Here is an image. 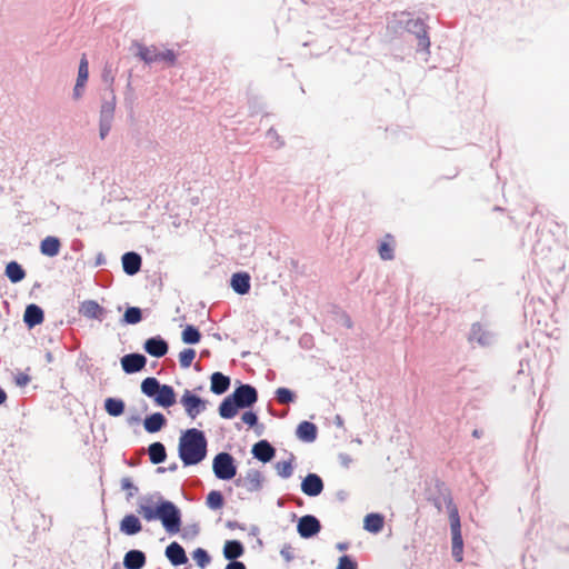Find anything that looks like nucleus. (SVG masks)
<instances>
[{"label":"nucleus","mask_w":569,"mask_h":569,"mask_svg":"<svg viewBox=\"0 0 569 569\" xmlns=\"http://www.w3.org/2000/svg\"><path fill=\"white\" fill-rule=\"evenodd\" d=\"M234 485L244 488L248 492H257L262 489L263 476L257 469H249L244 477L234 481Z\"/></svg>","instance_id":"obj_11"},{"label":"nucleus","mask_w":569,"mask_h":569,"mask_svg":"<svg viewBox=\"0 0 569 569\" xmlns=\"http://www.w3.org/2000/svg\"><path fill=\"white\" fill-rule=\"evenodd\" d=\"M106 262V259L102 253H99L96 259V266H101Z\"/></svg>","instance_id":"obj_59"},{"label":"nucleus","mask_w":569,"mask_h":569,"mask_svg":"<svg viewBox=\"0 0 569 569\" xmlns=\"http://www.w3.org/2000/svg\"><path fill=\"white\" fill-rule=\"evenodd\" d=\"M280 555L287 562L292 561L295 558L293 549L290 545H283V547L280 550Z\"/></svg>","instance_id":"obj_51"},{"label":"nucleus","mask_w":569,"mask_h":569,"mask_svg":"<svg viewBox=\"0 0 569 569\" xmlns=\"http://www.w3.org/2000/svg\"><path fill=\"white\" fill-rule=\"evenodd\" d=\"M4 273L12 283H18L26 277L24 269L17 261L7 263Z\"/></svg>","instance_id":"obj_33"},{"label":"nucleus","mask_w":569,"mask_h":569,"mask_svg":"<svg viewBox=\"0 0 569 569\" xmlns=\"http://www.w3.org/2000/svg\"><path fill=\"white\" fill-rule=\"evenodd\" d=\"M137 48V56L144 61L147 64L157 62V49L156 47H146L141 43H134Z\"/></svg>","instance_id":"obj_34"},{"label":"nucleus","mask_w":569,"mask_h":569,"mask_svg":"<svg viewBox=\"0 0 569 569\" xmlns=\"http://www.w3.org/2000/svg\"><path fill=\"white\" fill-rule=\"evenodd\" d=\"M296 436L299 440L311 443L317 439L318 428L310 421H302L297 427Z\"/></svg>","instance_id":"obj_22"},{"label":"nucleus","mask_w":569,"mask_h":569,"mask_svg":"<svg viewBox=\"0 0 569 569\" xmlns=\"http://www.w3.org/2000/svg\"><path fill=\"white\" fill-rule=\"evenodd\" d=\"M192 557L201 569H204L211 561L208 551L202 548H197L193 551Z\"/></svg>","instance_id":"obj_43"},{"label":"nucleus","mask_w":569,"mask_h":569,"mask_svg":"<svg viewBox=\"0 0 569 569\" xmlns=\"http://www.w3.org/2000/svg\"><path fill=\"white\" fill-rule=\"evenodd\" d=\"M357 562L350 556H342L339 558L337 569H357Z\"/></svg>","instance_id":"obj_48"},{"label":"nucleus","mask_w":569,"mask_h":569,"mask_svg":"<svg viewBox=\"0 0 569 569\" xmlns=\"http://www.w3.org/2000/svg\"><path fill=\"white\" fill-rule=\"evenodd\" d=\"M224 569H247L246 565L238 560L230 561Z\"/></svg>","instance_id":"obj_54"},{"label":"nucleus","mask_w":569,"mask_h":569,"mask_svg":"<svg viewBox=\"0 0 569 569\" xmlns=\"http://www.w3.org/2000/svg\"><path fill=\"white\" fill-rule=\"evenodd\" d=\"M251 453L257 460L267 463L276 456L274 447L268 440H259L252 446Z\"/></svg>","instance_id":"obj_15"},{"label":"nucleus","mask_w":569,"mask_h":569,"mask_svg":"<svg viewBox=\"0 0 569 569\" xmlns=\"http://www.w3.org/2000/svg\"><path fill=\"white\" fill-rule=\"evenodd\" d=\"M122 370L127 375H132L141 371L147 365V358L142 353L132 352L124 355L121 360Z\"/></svg>","instance_id":"obj_12"},{"label":"nucleus","mask_w":569,"mask_h":569,"mask_svg":"<svg viewBox=\"0 0 569 569\" xmlns=\"http://www.w3.org/2000/svg\"><path fill=\"white\" fill-rule=\"evenodd\" d=\"M321 530L319 519L313 515H305L299 518L297 523V531L303 539H310L317 536Z\"/></svg>","instance_id":"obj_9"},{"label":"nucleus","mask_w":569,"mask_h":569,"mask_svg":"<svg viewBox=\"0 0 569 569\" xmlns=\"http://www.w3.org/2000/svg\"><path fill=\"white\" fill-rule=\"evenodd\" d=\"M166 62L172 66L176 62V54L172 50L158 51L157 50V62Z\"/></svg>","instance_id":"obj_47"},{"label":"nucleus","mask_w":569,"mask_h":569,"mask_svg":"<svg viewBox=\"0 0 569 569\" xmlns=\"http://www.w3.org/2000/svg\"><path fill=\"white\" fill-rule=\"evenodd\" d=\"M167 425V419L161 412H154L147 416L143 420V428L149 433L160 431Z\"/></svg>","instance_id":"obj_25"},{"label":"nucleus","mask_w":569,"mask_h":569,"mask_svg":"<svg viewBox=\"0 0 569 569\" xmlns=\"http://www.w3.org/2000/svg\"><path fill=\"white\" fill-rule=\"evenodd\" d=\"M196 357V350L191 348L183 349L179 353V362L181 368L187 369L191 366L193 359Z\"/></svg>","instance_id":"obj_44"},{"label":"nucleus","mask_w":569,"mask_h":569,"mask_svg":"<svg viewBox=\"0 0 569 569\" xmlns=\"http://www.w3.org/2000/svg\"><path fill=\"white\" fill-rule=\"evenodd\" d=\"M121 489L127 491V499L132 498L139 491L138 487L133 485L129 477L121 479Z\"/></svg>","instance_id":"obj_45"},{"label":"nucleus","mask_w":569,"mask_h":569,"mask_svg":"<svg viewBox=\"0 0 569 569\" xmlns=\"http://www.w3.org/2000/svg\"><path fill=\"white\" fill-rule=\"evenodd\" d=\"M181 338H182V341L187 345H196L200 341L201 339V333L200 331L198 330V328H196L194 326L192 325H188L183 331H182V335H181Z\"/></svg>","instance_id":"obj_37"},{"label":"nucleus","mask_w":569,"mask_h":569,"mask_svg":"<svg viewBox=\"0 0 569 569\" xmlns=\"http://www.w3.org/2000/svg\"><path fill=\"white\" fill-rule=\"evenodd\" d=\"M166 557L173 566H181L188 562V557L186 555L182 546L176 541L171 542L166 548Z\"/></svg>","instance_id":"obj_19"},{"label":"nucleus","mask_w":569,"mask_h":569,"mask_svg":"<svg viewBox=\"0 0 569 569\" xmlns=\"http://www.w3.org/2000/svg\"><path fill=\"white\" fill-rule=\"evenodd\" d=\"M126 409V403L120 398L109 397L104 400V410L111 417H120Z\"/></svg>","instance_id":"obj_32"},{"label":"nucleus","mask_w":569,"mask_h":569,"mask_svg":"<svg viewBox=\"0 0 569 569\" xmlns=\"http://www.w3.org/2000/svg\"><path fill=\"white\" fill-rule=\"evenodd\" d=\"M449 521L452 541V557L457 562H461L463 559V540L459 512L455 506L449 508Z\"/></svg>","instance_id":"obj_6"},{"label":"nucleus","mask_w":569,"mask_h":569,"mask_svg":"<svg viewBox=\"0 0 569 569\" xmlns=\"http://www.w3.org/2000/svg\"><path fill=\"white\" fill-rule=\"evenodd\" d=\"M159 511V520L161 521L164 530L170 535L179 532L181 527L180 509L172 501L160 499Z\"/></svg>","instance_id":"obj_3"},{"label":"nucleus","mask_w":569,"mask_h":569,"mask_svg":"<svg viewBox=\"0 0 569 569\" xmlns=\"http://www.w3.org/2000/svg\"><path fill=\"white\" fill-rule=\"evenodd\" d=\"M153 401L163 408H169L176 403L174 389L169 385H161L160 389L153 397Z\"/></svg>","instance_id":"obj_20"},{"label":"nucleus","mask_w":569,"mask_h":569,"mask_svg":"<svg viewBox=\"0 0 569 569\" xmlns=\"http://www.w3.org/2000/svg\"><path fill=\"white\" fill-rule=\"evenodd\" d=\"M295 460V456L292 453L289 455V459L286 461H278L274 465V469L277 475L282 479H288L293 473L292 462Z\"/></svg>","instance_id":"obj_35"},{"label":"nucleus","mask_w":569,"mask_h":569,"mask_svg":"<svg viewBox=\"0 0 569 569\" xmlns=\"http://www.w3.org/2000/svg\"><path fill=\"white\" fill-rule=\"evenodd\" d=\"M180 403L184 407L187 416L191 419H196L207 409V400L192 393L190 390H184Z\"/></svg>","instance_id":"obj_8"},{"label":"nucleus","mask_w":569,"mask_h":569,"mask_svg":"<svg viewBox=\"0 0 569 569\" xmlns=\"http://www.w3.org/2000/svg\"><path fill=\"white\" fill-rule=\"evenodd\" d=\"M267 138L270 140V143L273 144L274 148H280L283 146V141L280 140L279 134L272 128L268 130Z\"/></svg>","instance_id":"obj_50"},{"label":"nucleus","mask_w":569,"mask_h":569,"mask_svg":"<svg viewBox=\"0 0 569 569\" xmlns=\"http://www.w3.org/2000/svg\"><path fill=\"white\" fill-rule=\"evenodd\" d=\"M161 383L154 377H147L141 382V392L148 397L153 399L157 391L160 389Z\"/></svg>","instance_id":"obj_36"},{"label":"nucleus","mask_w":569,"mask_h":569,"mask_svg":"<svg viewBox=\"0 0 569 569\" xmlns=\"http://www.w3.org/2000/svg\"><path fill=\"white\" fill-rule=\"evenodd\" d=\"M208 441L204 432L197 429H187L179 439L178 455L183 466L200 463L207 456Z\"/></svg>","instance_id":"obj_1"},{"label":"nucleus","mask_w":569,"mask_h":569,"mask_svg":"<svg viewBox=\"0 0 569 569\" xmlns=\"http://www.w3.org/2000/svg\"><path fill=\"white\" fill-rule=\"evenodd\" d=\"M61 242L59 238L53 236L46 237L40 243V252L47 257H56L59 254Z\"/></svg>","instance_id":"obj_27"},{"label":"nucleus","mask_w":569,"mask_h":569,"mask_svg":"<svg viewBox=\"0 0 569 569\" xmlns=\"http://www.w3.org/2000/svg\"><path fill=\"white\" fill-rule=\"evenodd\" d=\"M143 349L151 357L161 358L167 355L169 345L161 336H154L144 341Z\"/></svg>","instance_id":"obj_13"},{"label":"nucleus","mask_w":569,"mask_h":569,"mask_svg":"<svg viewBox=\"0 0 569 569\" xmlns=\"http://www.w3.org/2000/svg\"><path fill=\"white\" fill-rule=\"evenodd\" d=\"M146 562V553L139 549H131L124 553L123 566L126 569H142Z\"/></svg>","instance_id":"obj_18"},{"label":"nucleus","mask_w":569,"mask_h":569,"mask_svg":"<svg viewBox=\"0 0 569 569\" xmlns=\"http://www.w3.org/2000/svg\"><path fill=\"white\" fill-rule=\"evenodd\" d=\"M88 77H89L88 60L86 57H82L80 60V63H79V69H78V78H77L78 87H84V84L88 80Z\"/></svg>","instance_id":"obj_42"},{"label":"nucleus","mask_w":569,"mask_h":569,"mask_svg":"<svg viewBox=\"0 0 569 569\" xmlns=\"http://www.w3.org/2000/svg\"><path fill=\"white\" fill-rule=\"evenodd\" d=\"M142 320V311L139 307H128L123 313L122 322L126 325H137Z\"/></svg>","instance_id":"obj_38"},{"label":"nucleus","mask_w":569,"mask_h":569,"mask_svg":"<svg viewBox=\"0 0 569 569\" xmlns=\"http://www.w3.org/2000/svg\"><path fill=\"white\" fill-rule=\"evenodd\" d=\"M108 312L106 308L91 299L82 301L79 306V313L89 320H98L101 322L107 318Z\"/></svg>","instance_id":"obj_10"},{"label":"nucleus","mask_w":569,"mask_h":569,"mask_svg":"<svg viewBox=\"0 0 569 569\" xmlns=\"http://www.w3.org/2000/svg\"><path fill=\"white\" fill-rule=\"evenodd\" d=\"M119 529L127 536H134L142 530V523L136 515L130 513L122 518Z\"/></svg>","instance_id":"obj_23"},{"label":"nucleus","mask_w":569,"mask_h":569,"mask_svg":"<svg viewBox=\"0 0 569 569\" xmlns=\"http://www.w3.org/2000/svg\"><path fill=\"white\" fill-rule=\"evenodd\" d=\"M116 110V96L113 90H110L107 96L103 97L100 117H99V134L101 139H104L111 130Z\"/></svg>","instance_id":"obj_5"},{"label":"nucleus","mask_w":569,"mask_h":569,"mask_svg":"<svg viewBox=\"0 0 569 569\" xmlns=\"http://www.w3.org/2000/svg\"><path fill=\"white\" fill-rule=\"evenodd\" d=\"M242 421L249 427H254L258 425V416L253 411H246L241 417Z\"/></svg>","instance_id":"obj_49"},{"label":"nucleus","mask_w":569,"mask_h":569,"mask_svg":"<svg viewBox=\"0 0 569 569\" xmlns=\"http://www.w3.org/2000/svg\"><path fill=\"white\" fill-rule=\"evenodd\" d=\"M140 421V417L138 416H132L128 419V423L129 425H132V423H136V422H139Z\"/></svg>","instance_id":"obj_62"},{"label":"nucleus","mask_w":569,"mask_h":569,"mask_svg":"<svg viewBox=\"0 0 569 569\" xmlns=\"http://www.w3.org/2000/svg\"><path fill=\"white\" fill-rule=\"evenodd\" d=\"M340 321H341V325L345 326L346 328H348V329L352 328V320L348 315L343 313L341 316Z\"/></svg>","instance_id":"obj_55"},{"label":"nucleus","mask_w":569,"mask_h":569,"mask_svg":"<svg viewBox=\"0 0 569 569\" xmlns=\"http://www.w3.org/2000/svg\"><path fill=\"white\" fill-rule=\"evenodd\" d=\"M393 24H398L415 34L418 40V50L429 52L430 39L427 32V26L421 19H415L410 13L401 12L395 16L388 26L395 28Z\"/></svg>","instance_id":"obj_2"},{"label":"nucleus","mask_w":569,"mask_h":569,"mask_svg":"<svg viewBox=\"0 0 569 569\" xmlns=\"http://www.w3.org/2000/svg\"><path fill=\"white\" fill-rule=\"evenodd\" d=\"M148 455L151 463L159 465L167 459V450L162 442H152L148 448Z\"/></svg>","instance_id":"obj_31"},{"label":"nucleus","mask_w":569,"mask_h":569,"mask_svg":"<svg viewBox=\"0 0 569 569\" xmlns=\"http://www.w3.org/2000/svg\"><path fill=\"white\" fill-rule=\"evenodd\" d=\"M44 320V313L41 307L36 303L27 306L23 315V321L29 329L42 323Z\"/></svg>","instance_id":"obj_17"},{"label":"nucleus","mask_w":569,"mask_h":569,"mask_svg":"<svg viewBox=\"0 0 569 569\" xmlns=\"http://www.w3.org/2000/svg\"><path fill=\"white\" fill-rule=\"evenodd\" d=\"M385 518L380 513H369L365 517L363 528L368 532L378 533L382 530Z\"/></svg>","instance_id":"obj_30"},{"label":"nucleus","mask_w":569,"mask_h":569,"mask_svg":"<svg viewBox=\"0 0 569 569\" xmlns=\"http://www.w3.org/2000/svg\"><path fill=\"white\" fill-rule=\"evenodd\" d=\"M223 557L229 560V561H232V560H237L238 558H240L243 552H244V548H243V545L241 543V541L239 540H227L224 546H223Z\"/></svg>","instance_id":"obj_29"},{"label":"nucleus","mask_w":569,"mask_h":569,"mask_svg":"<svg viewBox=\"0 0 569 569\" xmlns=\"http://www.w3.org/2000/svg\"><path fill=\"white\" fill-rule=\"evenodd\" d=\"M226 526L229 528V529H241V530H244V526L239 523L238 521L236 520H229L227 521Z\"/></svg>","instance_id":"obj_56"},{"label":"nucleus","mask_w":569,"mask_h":569,"mask_svg":"<svg viewBox=\"0 0 569 569\" xmlns=\"http://www.w3.org/2000/svg\"><path fill=\"white\" fill-rule=\"evenodd\" d=\"M7 399V395L4 390L0 387V405H2Z\"/></svg>","instance_id":"obj_61"},{"label":"nucleus","mask_w":569,"mask_h":569,"mask_svg":"<svg viewBox=\"0 0 569 569\" xmlns=\"http://www.w3.org/2000/svg\"><path fill=\"white\" fill-rule=\"evenodd\" d=\"M239 409L240 408L236 403L234 399L229 395L221 401L218 412L222 419H232L236 417Z\"/></svg>","instance_id":"obj_28"},{"label":"nucleus","mask_w":569,"mask_h":569,"mask_svg":"<svg viewBox=\"0 0 569 569\" xmlns=\"http://www.w3.org/2000/svg\"><path fill=\"white\" fill-rule=\"evenodd\" d=\"M223 502H224L223 496L218 490L210 491L206 498L207 507L212 510H218V509L222 508Z\"/></svg>","instance_id":"obj_40"},{"label":"nucleus","mask_w":569,"mask_h":569,"mask_svg":"<svg viewBox=\"0 0 569 569\" xmlns=\"http://www.w3.org/2000/svg\"><path fill=\"white\" fill-rule=\"evenodd\" d=\"M323 487V481L317 473H308L301 481V491L309 497L319 496Z\"/></svg>","instance_id":"obj_14"},{"label":"nucleus","mask_w":569,"mask_h":569,"mask_svg":"<svg viewBox=\"0 0 569 569\" xmlns=\"http://www.w3.org/2000/svg\"><path fill=\"white\" fill-rule=\"evenodd\" d=\"M30 382V377L27 373H19L16 376V383L19 387H26Z\"/></svg>","instance_id":"obj_52"},{"label":"nucleus","mask_w":569,"mask_h":569,"mask_svg":"<svg viewBox=\"0 0 569 569\" xmlns=\"http://www.w3.org/2000/svg\"><path fill=\"white\" fill-rule=\"evenodd\" d=\"M121 262H122L123 271L128 276H134L141 269L142 259L139 253H137L134 251H128V252L123 253V256L121 258Z\"/></svg>","instance_id":"obj_16"},{"label":"nucleus","mask_w":569,"mask_h":569,"mask_svg":"<svg viewBox=\"0 0 569 569\" xmlns=\"http://www.w3.org/2000/svg\"><path fill=\"white\" fill-rule=\"evenodd\" d=\"M379 254L382 260H392L395 258L393 248L386 241L380 243Z\"/></svg>","instance_id":"obj_46"},{"label":"nucleus","mask_w":569,"mask_h":569,"mask_svg":"<svg viewBox=\"0 0 569 569\" xmlns=\"http://www.w3.org/2000/svg\"><path fill=\"white\" fill-rule=\"evenodd\" d=\"M212 471L217 479L228 481L237 475V463L229 452H219L212 460Z\"/></svg>","instance_id":"obj_4"},{"label":"nucleus","mask_w":569,"mask_h":569,"mask_svg":"<svg viewBox=\"0 0 569 569\" xmlns=\"http://www.w3.org/2000/svg\"><path fill=\"white\" fill-rule=\"evenodd\" d=\"M44 357H46V360L48 362H52L53 361V355L51 352H47Z\"/></svg>","instance_id":"obj_64"},{"label":"nucleus","mask_w":569,"mask_h":569,"mask_svg":"<svg viewBox=\"0 0 569 569\" xmlns=\"http://www.w3.org/2000/svg\"><path fill=\"white\" fill-rule=\"evenodd\" d=\"M339 461L341 463V466H343L345 468H349V466L351 465L352 462V459L349 455L347 453H340L339 455Z\"/></svg>","instance_id":"obj_53"},{"label":"nucleus","mask_w":569,"mask_h":569,"mask_svg":"<svg viewBox=\"0 0 569 569\" xmlns=\"http://www.w3.org/2000/svg\"><path fill=\"white\" fill-rule=\"evenodd\" d=\"M231 385L230 377L216 371L210 377V391L214 395L226 393Z\"/></svg>","instance_id":"obj_21"},{"label":"nucleus","mask_w":569,"mask_h":569,"mask_svg":"<svg viewBox=\"0 0 569 569\" xmlns=\"http://www.w3.org/2000/svg\"><path fill=\"white\" fill-rule=\"evenodd\" d=\"M137 511L147 521H152L156 519L159 520V516H160L159 502L157 503V506L154 508L151 506H148V505H139Z\"/></svg>","instance_id":"obj_39"},{"label":"nucleus","mask_w":569,"mask_h":569,"mask_svg":"<svg viewBox=\"0 0 569 569\" xmlns=\"http://www.w3.org/2000/svg\"><path fill=\"white\" fill-rule=\"evenodd\" d=\"M470 341H476L480 346H489L493 341V336L491 332L485 330L481 325L475 323L471 327Z\"/></svg>","instance_id":"obj_26"},{"label":"nucleus","mask_w":569,"mask_h":569,"mask_svg":"<svg viewBox=\"0 0 569 569\" xmlns=\"http://www.w3.org/2000/svg\"><path fill=\"white\" fill-rule=\"evenodd\" d=\"M83 88L84 87H78V82H76V86L73 88V98L74 99H79L82 96Z\"/></svg>","instance_id":"obj_57"},{"label":"nucleus","mask_w":569,"mask_h":569,"mask_svg":"<svg viewBox=\"0 0 569 569\" xmlns=\"http://www.w3.org/2000/svg\"><path fill=\"white\" fill-rule=\"evenodd\" d=\"M177 469H178V465L176 462H173L167 467V470L171 471V472L176 471Z\"/></svg>","instance_id":"obj_63"},{"label":"nucleus","mask_w":569,"mask_h":569,"mask_svg":"<svg viewBox=\"0 0 569 569\" xmlns=\"http://www.w3.org/2000/svg\"><path fill=\"white\" fill-rule=\"evenodd\" d=\"M103 80L109 81L110 83H112V81H113V77L110 74V72L107 69H104V71H103Z\"/></svg>","instance_id":"obj_58"},{"label":"nucleus","mask_w":569,"mask_h":569,"mask_svg":"<svg viewBox=\"0 0 569 569\" xmlns=\"http://www.w3.org/2000/svg\"><path fill=\"white\" fill-rule=\"evenodd\" d=\"M276 400L281 405H288L295 402L296 395L292 390L280 387L276 390Z\"/></svg>","instance_id":"obj_41"},{"label":"nucleus","mask_w":569,"mask_h":569,"mask_svg":"<svg viewBox=\"0 0 569 569\" xmlns=\"http://www.w3.org/2000/svg\"><path fill=\"white\" fill-rule=\"evenodd\" d=\"M230 286L236 293L246 295L250 291V276L247 272L233 273Z\"/></svg>","instance_id":"obj_24"},{"label":"nucleus","mask_w":569,"mask_h":569,"mask_svg":"<svg viewBox=\"0 0 569 569\" xmlns=\"http://www.w3.org/2000/svg\"><path fill=\"white\" fill-rule=\"evenodd\" d=\"M230 395L240 409L251 408L258 401V391L249 383H240Z\"/></svg>","instance_id":"obj_7"},{"label":"nucleus","mask_w":569,"mask_h":569,"mask_svg":"<svg viewBox=\"0 0 569 569\" xmlns=\"http://www.w3.org/2000/svg\"><path fill=\"white\" fill-rule=\"evenodd\" d=\"M335 425H336L337 427H342V426H343V420H342V418H341L340 416H336V418H335Z\"/></svg>","instance_id":"obj_60"}]
</instances>
